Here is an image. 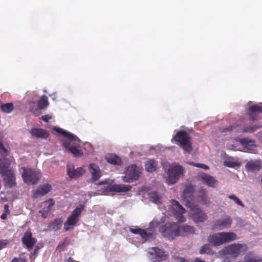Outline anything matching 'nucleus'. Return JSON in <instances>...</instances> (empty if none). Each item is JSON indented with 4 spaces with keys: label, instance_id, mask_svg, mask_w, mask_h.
Returning a JSON list of instances; mask_svg holds the SVG:
<instances>
[{
    "label": "nucleus",
    "instance_id": "39",
    "mask_svg": "<svg viewBox=\"0 0 262 262\" xmlns=\"http://www.w3.org/2000/svg\"><path fill=\"white\" fill-rule=\"evenodd\" d=\"M228 198L232 200L236 204H238V205H240L242 207H244V205L243 204L242 202L234 194L230 195H229Z\"/></svg>",
    "mask_w": 262,
    "mask_h": 262
},
{
    "label": "nucleus",
    "instance_id": "1",
    "mask_svg": "<svg viewBox=\"0 0 262 262\" xmlns=\"http://www.w3.org/2000/svg\"><path fill=\"white\" fill-rule=\"evenodd\" d=\"M237 239V235L233 232H222L210 234L207 241L214 247L226 244Z\"/></svg>",
    "mask_w": 262,
    "mask_h": 262
},
{
    "label": "nucleus",
    "instance_id": "29",
    "mask_svg": "<svg viewBox=\"0 0 262 262\" xmlns=\"http://www.w3.org/2000/svg\"><path fill=\"white\" fill-rule=\"evenodd\" d=\"M105 159L108 163L115 165H120L122 162L120 158L115 154H110L106 156Z\"/></svg>",
    "mask_w": 262,
    "mask_h": 262
},
{
    "label": "nucleus",
    "instance_id": "50",
    "mask_svg": "<svg viewBox=\"0 0 262 262\" xmlns=\"http://www.w3.org/2000/svg\"><path fill=\"white\" fill-rule=\"evenodd\" d=\"M227 165L230 167H233L235 166L234 165V163L233 162H232V163H228L227 164Z\"/></svg>",
    "mask_w": 262,
    "mask_h": 262
},
{
    "label": "nucleus",
    "instance_id": "37",
    "mask_svg": "<svg viewBox=\"0 0 262 262\" xmlns=\"http://www.w3.org/2000/svg\"><path fill=\"white\" fill-rule=\"evenodd\" d=\"M53 129L57 132L58 133L61 134L64 137H67V139H69L70 137H71V136H75L74 135L59 127H54Z\"/></svg>",
    "mask_w": 262,
    "mask_h": 262
},
{
    "label": "nucleus",
    "instance_id": "30",
    "mask_svg": "<svg viewBox=\"0 0 262 262\" xmlns=\"http://www.w3.org/2000/svg\"><path fill=\"white\" fill-rule=\"evenodd\" d=\"M130 231L134 234H139L145 241H147L150 235L145 230L140 228H130Z\"/></svg>",
    "mask_w": 262,
    "mask_h": 262
},
{
    "label": "nucleus",
    "instance_id": "24",
    "mask_svg": "<svg viewBox=\"0 0 262 262\" xmlns=\"http://www.w3.org/2000/svg\"><path fill=\"white\" fill-rule=\"evenodd\" d=\"M198 198L204 205H209L211 201L207 195V191L203 187H201L198 192Z\"/></svg>",
    "mask_w": 262,
    "mask_h": 262
},
{
    "label": "nucleus",
    "instance_id": "40",
    "mask_svg": "<svg viewBox=\"0 0 262 262\" xmlns=\"http://www.w3.org/2000/svg\"><path fill=\"white\" fill-rule=\"evenodd\" d=\"M0 155L2 157H6L8 155V151L4 145L0 142Z\"/></svg>",
    "mask_w": 262,
    "mask_h": 262
},
{
    "label": "nucleus",
    "instance_id": "42",
    "mask_svg": "<svg viewBox=\"0 0 262 262\" xmlns=\"http://www.w3.org/2000/svg\"><path fill=\"white\" fill-rule=\"evenodd\" d=\"M38 250V247L37 246H36L35 247L33 252H32L30 254V261L31 262H33L34 261L36 256V254L37 253Z\"/></svg>",
    "mask_w": 262,
    "mask_h": 262
},
{
    "label": "nucleus",
    "instance_id": "14",
    "mask_svg": "<svg viewBox=\"0 0 262 262\" xmlns=\"http://www.w3.org/2000/svg\"><path fill=\"white\" fill-rule=\"evenodd\" d=\"M85 170L82 167L75 169L73 166L67 165V174L70 179H76L82 176Z\"/></svg>",
    "mask_w": 262,
    "mask_h": 262
},
{
    "label": "nucleus",
    "instance_id": "45",
    "mask_svg": "<svg viewBox=\"0 0 262 262\" xmlns=\"http://www.w3.org/2000/svg\"><path fill=\"white\" fill-rule=\"evenodd\" d=\"M51 119V116L49 115H46L41 116V119L46 122H48Z\"/></svg>",
    "mask_w": 262,
    "mask_h": 262
},
{
    "label": "nucleus",
    "instance_id": "5",
    "mask_svg": "<svg viewBox=\"0 0 262 262\" xmlns=\"http://www.w3.org/2000/svg\"><path fill=\"white\" fill-rule=\"evenodd\" d=\"M80 142L77 136H71V137L67 139L63 142V146L75 157H79L83 155L82 151L79 149L80 146Z\"/></svg>",
    "mask_w": 262,
    "mask_h": 262
},
{
    "label": "nucleus",
    "instance_id": "36",
    "mask_svg": "<svg viewBox=\"0 0 262 262\" xmlns=\"http://www.w3.org/2000/svg\"><path fill=\"white\" fill-rule=\"evenodd\" d=\"M149 196L150 199L152 200V201L154 203L156 204L160 203V200L161 198L157 191H152L150 192L149 193Z\"/></svg>",
    "mask_w": 262,
    "mask_h": 262
},
{
    "label": "nucleus",
    "instance_id": "38",
    "mask_svg": "<svg viewBox=\"0 0 262 262\" xmlns=\"http://www.w3.org/2000/svg\"><path fill=\"white\" fill-rule=\"evenodd\" d=\"M188 164L190 165L193 166L194 167L201 168L204 169H209V167L207 165L201 164V163H196L193 162H189Z\"/></svg>",
    "mask_w": 262,
    "mask_h": 262
},
{
    "label": "nucleus",
    "instance_id": "48",
    "mask_svg": "<svg viewBox=\"0 0 262 262\" xmlns=\"http://www.w3.org/2000/svg\"><path fill=\"white\" fill-rule=\"evenodd\" d=\"M7 215H7V214H6V213H3L1 215V219L5 220L7 219Z\"/></svg>",
    "mask_w": 262,
    "mask_h": 262
},
{
    "label": "nucleus",
    "instance_id": "10",
    "mask_svg": "<svg viewBox=\"0 0 262 262\" xmlns=\"http://www.w3.org/2000/svg\"><path fill=\"white\" fill-rule=\"evenodd\" d=\"M247 250V247L245 244H233L226 247L225 251L227 254L233 257H237L241 253L244 252Z\"/></svg>",
    "mask_w": 262,
    "mask_h": 262
},
{
    "label": "nucleus",
    "instance_id": "6",
    "mask_svg": "<svg viewBox=\"0 0 262 262\" xmlns=\"http://www.w3.org/2000/svg\"><path fill=\"white\" fill-rule=\"evenodd\" d=\"M163 235L169 239H174L179 236V224L174 222L167 223L159 228Z\"/></svg>",
    "mask_w": 262,
    "mask_h": 262
},
{
    "label": "nucleus",
    "instance_id": "43",
    "mask_svg": "<svg viewBox=\"0 0 262 262\" xmlns=\"http://www.w3.org/2000/svg\"><path fill=\"white\" fill-rule=\"evenodd\" d=\"M9 244L7 239H0V250L5 248Z\"/></svg>",
    "mask_w": 262,
    "mask_h": 262
},
{
    "label": "nucleus",
    "instance_id": "17",
    "mask_svg": "<svg viewBox=\"0 0 262 262\" xmlns=\"http://www.w3.org/2000/svg\"><path fill=\"white\" fill-rule=\"evenodd\" d=\"M132 186L124 184H114L109 185L106 188V191L108 192H127L130 190Z\"/></svg>",
    "mask_w": 262,
    "mask_h": 262
},
{
    "label": "nucleus",
    "instance_id": "12",
    "mask_svg": "<svg viewBox=\"0 0 262 262\" xmlns=\"http://www.w3.org/2000/svg\"><path fill=\"white\" fill-rule=\"evenodd\" d=\"M171 209L175 218L180 222L185 221L184 214L185 213V208L174 200H171Z\"/></svg>",
    "mask_w": 262,
    "mask_h": 262
},
{
    "label": "nucleus",
    "instance_id": "28",
    "mask_svg": "<svg viewBox=\"0 0 262 262\" xmlns=\"http://www.w3.org/2000/svg\"><path fill=\"white\" fill-rule=\"evenodd\" d=\"M150 253L152 254H155V259L158 261L166 258L167 255L165 254L164 251L158 248H152Z\"/></svg>",
    "mask_w": 262,
    "mask_h": 262
},
{
    "label": "nucleus",
    "instance_id": "22",
    "mask_svg": "<svg viewBox=\"0 0 262 262\" xmlns=\"http://www.w3.org/2000/svg\"><path fill=\"white\" fill-rule=\"evenodd\" d=\"M239 142L244 148L249 151H252L255 149L256 146L255 144V141L253 140H250L247 138H242L239 140Z\"/></svg>",
    "mask_w": 262,
    "mask_h": 262
},
{
    "label": "nucleus",
    "instance_id": "49",
    "mask_svg": "<svg viewBox=\"0 0 262 262\" xmlns=\"http://www.w3.org/2000/svg\"><path fill=\"white\" fill-rule=\"evenodd\" d=\"M192 262H205L204 260L200 259L199 258H196Z\"/></svg>",
    "mask_w": 262,
    "mask_h": 262
},
{
    "label": "nucleus",
    "instance_id": "27",
    "mask_svg": "<svg viewBox=\"0 0 262 262\" xmlns=\"http://www.w3.org/2000/svg\"><path fill=\"white\" fill-rule=\"evenodd\" d=\"M63 219L61 218H57L53 221L49 223L48 227L50 230H52L55 232L59 230L62 227L63 223Z\"/></svg>",
    "mask_w": 262,
    "mask_h": 262
},
{
    "label": "nucleus",
    "instance_id": "33",
    "mask_svg": "<svg viewBox=\"0 0 262 262\" xmlns=\"http://www.w3.org/2000/svg\"><path fill=\"white\" fill-rule=\"evenodd\" d=\"M2 111L6 113H11L14 109L12 103H6L2 104L1 106Z\"/></svg>",
    "mask_w": 262,
    "mask_h": 262
},
{
    "label": "nucleus",
    "instance_id": "11",
    "mask_svg": "<svg viewBox=\"0 0 262 262\" xmlns=\"http://www.w3.org/2000/svg\"><path fill=\"white\" fill-rule=\"evenodd\" d=\"M81 211L82 209L81 208L77 207L71 212V214L63 224L64 231H69L71 226L76 225Z\"/></svg>",
    "mask_w": 262,
    "mask_h": 262
},
{
    "label": "nucleus",
    "instance_id": "16",
    "mask_svg": "<svg viewBox=\"0 0 262 262\" xmlns=\"http://www.w3.org/2000/svg\"><path fill=\"white\" fill-rule=\"evenodd\" d=\"M22 242L28 249H32L36 244V239L32 237V234L30 230H27L22 237Z\"/></svg>",
    "mask_w": 262,
    "mask_h": 262
},
{
    "label": "nucleus",
    "instance_id": "31",
    "mask_svg": "<svg viewBox=\"0 0 262 262\" xmlns=\"http://www.w3.org/2000/svg\"><path fill=\"white\" fill-rule=\"evenodd\" d=\"M145 168L148 172H153L156 170L157 163L154 160H150L145 163Z\"/></svg>",
    "mask_w": 262,
    "mask_h": 262
},
{
    "label": "nucleus",
    "instance_id": "34",
    "mask_svg": "<svg viewBox=\"0 0 262 262\" xmlns=\"http://www.w3.org/2000/svg\"><path fill=\"white\" fill-rule=\"evenodd\" d=\"M200 254H213V252L212 251V249L211 248V246L210 244H206L202 246L200 249Z\"/></svg>",
    "mask_w": 262,
    "mask_h": 262
},
{
    "label": "nucleus",
    "instance_id": "20",
    "mask_svg": "<svg viewBox=\"0 0 262 262\" xmlns=\"http://www.w3.org/2000/svg\"><path fill=\"white\" fill-rule=\"evenodd\" d=\"M245 168L248 171L256 172L258 171L261 168V162L260 160H250L248 161Z\"/></svg>",
    "mask_w": 262,
    "mask_h": 262
},
{
    "label": "nucleus",
    "instance_id": "21",
    "mask_svg": "<svg viewBox=\"0 0 262 262\" xmlns=\"http://www.w3.org/2000/svg\"><path fill=\"white\" fill-rule=\"evenodd\" d=\"M200 178L204 184L211 187H214L217 183V181L213 177L205 173L200 174Z\"/></svg>",
    "mask_w": 262,
    "mask_h": 262
},
{
    "label": "nucleus",
    "instance_id": "4",
    "mask_svg": "<svg viewBox=\"0 0 262 262\" xmlns=\"http://www.w3.org/2000/svg\"><path fill=\"white\" fill-rule=\"evenodd\" d=\"M21 177L24 182L28 185H35L38 183L41 177L40 172L29 167H22Z\"/></svg>",
    "mask_w": 262,
    "mask_h": 262
},
{
    "label": "nucleus",
    "instance_id": "9",
    "mask_svg": "<svg viewBox=\"0 0 262 262\" xmlns=\"http://www.w3.org/2000/svg\"><path fill=\"white\" fill-rule=\"evenodd\" d=\"M232 223L231 217L228 215H225L221 218L215 220L212 226V230H223L229 228Z\"/></svg>",
    "mask_w": 262,
    "mask_h": 262
},
{
    "label": "nucleus",
    "instance_id": "46",
    "mask_svg": "<svg viewBox=\"0 0 262 262\" xmlns=\"http://www.w3.org/2000/svg\"><path fill=\"white\" fill-rule=\"evenodd\" d=\"M9 206L8 204H5L4 205V213H6L7 215H9L10 214V211H9Z\"/></svg>",
    "mask_w": 262,
    "mask_h": 262
},
{
    "label": "nucleus",
    "instance_id": "8",
    "mask_svg": "<svg viewBox=\"0 0 262 262\" xmlns=\"http://www.w3.org/2000/svg\"><path fill=\"white\" fill-rule=\"evenodd\" d=\"M187 207L190 209L192 219L195 222H203L207 219V215L193 202L187 204Z\"/></svg>",
    "mask_w": 262,
    "mask_h": 262
},
{
    "label": "nucleus",
    "instance_id": "44",
    "mask_svg": "<svg viewBox=\"0 0 262 262\" xmlns=\"http://www.w3.org/2000/svg\"><path fill=\"white\" fill-rule=\"evenodd\" d=\"M11 262H27V260L25 258H14Z\"/></svg>",
    "mask_w": 262,
    "mask_h": 262
},
{
    "label": "nucleus",
    "instance_id": "35",
    "mask_svg": "<svg viewBox=\"0 0 262 262\" xmlns=\"http://www.w3.org/2000/svg\"><path fill=\"white\" fill-rule=\"evenodd\" d=\"M261 127V126L257 125H253L249 126H247L243 129L242 132L245 133H253L255 132L257 129Z\"/></svg>",
    "mask_w": 262,
    "mask_h": 262
},
{
    "label": "nucleus",
    "instance_id": "18",
    "mask_svg": "<svg viewBox=\"0 0 262 262\" xmlns=\"http://www.w3.org/2000/svg\"><path fill=\"white\" fill-rule=\"evenodd\" d=\"M262 113V103L253 104L249 107V118L252 121L258 120V117L255 113Z\"/></svg>",
    "mask_w": 262,
    "mask_h": 262
},
{
    "label": "nucleus",
    "instance_id": "19",
    "mask_svg": "<svg viewBox=\"0 0 262 262\" xmlns=\"http://www.w3.org/2000/svg\"><path fill=\"white\" fill-rule=\"evenodd\" d=\"M194 191L193 186L192 185L187 186L184 189L183 193V199L185 202V205L187 207V204L192 202L193 199V193Z\"/></svg>",
    "mask_w": 262,
    "mask_h": 262
},
{
    "label": "nucleus",
    "instance_id": "3",
    "mask_svg": "<svg viewBox=\"0 0 262 262\" xmlns=\"http://www.w3.org/2000/svg\"><path fill=\"white\" fill-rule=\"evenodd\" d=\"M190 139L188 133L185 130H181L177 133L171 139V141L173 142L174 140L185 152L190 153L193 150Z\"/></svg>",
    "mask_w": 262,
    "mask_h": 262
},
{
    "label": "nucleus",
    "instance_id": "51",
    "mask_svg": "<svg viewBox=\"0 0 262 262\" xmlns=\"http://www.w3.org/2000/svg\"><path fill=\"white\" fill-rule=\"evenodd\" d=\"M63 246V243H61V244H59L58 245V246H57V248L58 249H61V248H62Z\"/></svg>",
    "mask_w": 262,
    "mask_h": 262
},
{
    "label": "nucleus",
    "instance_id": "15",
    "mask_svg": "<svg viewBox=\"0 0 262 262\" xmlns=\"http://www.w3.org/2000/svg\"><path fill=\"white\" fill-rule=\"evenodd\" d=\"M51 185L49 184L40 185L36 190L33 191L32 197L33 198H37L39 196H43L49 193L51 191Z\"/></svg>",
    "mask_w": 262,
    "mask_h": 262
},
{
    "label": "nucleus",
    "instance_id": "26",
    "mask_svg": "<svg viewBox=\"0 0 262 262\" xmlns=\"http://www.w3.org/2000/svg\"><path fill=\"white\" fill-rule=\"evenodd\" d=\"M30 132L32 136L43 139H47L49 135L46 130L42 128H32Z\"/></svg>",
    "mask_w": 262,
    "mask_h": 262
},
{
    "label": "nucleus",
    "instance_id": "52",
    "mask_svg": "<svg viewBox=\"0 0 262 262\" xmlns=\"http://www.w3.org/2000/svg\"><path fill=\"white\" fill-rule=\"evenodd\" d=\"M67 262H75V261L72 259V258L70 257L67 260Z\"/></svg>",
    "mask_w": 262,
    "mask_h": 262
},
{
    "label": "nucleus",
    "instance_id": "47",
    "mask_svg": "<svg viewBox=\"0 0 262 262\" xmlns=\"http://www.w3.org/2000/svg\"><path fill=\"white\" fill-rule=\"evenodd\" d=\"M233 128H235L234 125L230 126L228 128H224L223 130V132H231L233 130Z\"/></svg>",
    "mask_w": 262,
    "mask_h": 262
},
{
    "label": "nucleus",
    "instance_id": "53",
    "mask_svg": "<svg viewBox=\"0 0 262 262\" xmlns=\"http://www.w3.org/2000/svg\"><path fill=\"white\" fill-rule=\"evenodd\" d=\"M180 262H189V261L184 258H181Z\"/></svg>",
    "mask_w": 262,
    "mask_h": 262
},
{
    "label": "nucleus",
    "instance_id": "25",
    "mask_svg": "<svg viewBox=\"0 0 262 262\" xmlns=\"http://www.w3.org/2000/svg\"><path fill=\"white\" fill-rule=\"evenodd\" d=\"M89 169L92 174V179L93 181H97L101 176V171L99 166L95 164L91 163L89 165Z\"/></svg>",
    "mask_w": 262,
    "mask_h": 262
},
{
    "label": "nucleus",
    "instance_id": "13",
    "mask_svg": "<svg viewBox=\"0 0 262 262\" xmlns=\"http://www.w3.org/2000/svg\"><path fill=\"white\" fill-rule=\"evenodd\" d=\"M139 171L136 165L133 164L129 166L126 169L125 176L122 178L124 182L127 183L132 182L137 180L139 178Z\"/></svg>",
    "mask_w": 262,
    "mask_h": 262
},
{
    "label": "nucleus",
    "instance_id": "32",
    "mask_svg": "<svg viewBox=\"0 0 262 262\" xmlns=\"http://www.w3.org/2000/svg\"><path fill=\"white\" fill-rule=\"evenodd\" d=\"M48 105V97L45 95H43L38 101V108L40 110L45 109Z\"/></svg>",
    "mask_w": 262,
    "mask_h": 262
},
{
    "label": "nucleus",
    "instance_id": "7",
    "mask_svg": "<svg viewBox=\"0 0 262 262\" xmlns=\"http://www.w3.org/2000/svg\"><path fill=\"white\" fill-rule=\"evenodd\" d=\"M184 169L181 165H175L169 166L167 172L166 182L169 185H173L177 182L180 177L184 174Z\"/></svg>",
    "mask_w": 262,
    "mask_h": 262
},
{
    "label": "nucleus",
    "instance_id": "41",
    "mask_svg": "<svg viewBox=\"0 0 262 262\" xmlns=\"http://www.w3.org/2000/svg\"><path fill=\"white\" fill-rule=\"evenodd\" d=\"M54 201L53 199H50L48 201H46L44 202V205L45 206H47V210L46 211H49L51 209V207L53 206L54 205Z\"/></svg>",
    "mask_w": 262,
    "mask_h": 262
},
{
    "label": "nucleus",
    "instance_id": "2",
    "mask_svg": "<svg viewBox=\"0 0 262 262\" xmlns=\"http://www.w3.org/2000/svg\"><path fill=\"white\" fill-rule=\"evenodd\" d=\"M0 174L3 178L6 186L13 187L16 186L15 177L13 170L10 168V163L0 158Z\"/></svg>",
    "mask_w": 262,
    "mask_h": 262
},
{
    "label": "nucleus",
    "instance_id": "23",
    "mask_svg": "<svg viewBox=\"0 0 262 262\" xmlns=\"http://www.w3.org/2000/svg\"><path fill=\"white\" fill-rule=\"evenodd\" d=\"M179 236H185L186 234H194L196 231L195 228L187 224L182 226L179 225Z\"/></svg>",
    "mask_w": 262,
    "mask_h": 262
}]
</instances>
